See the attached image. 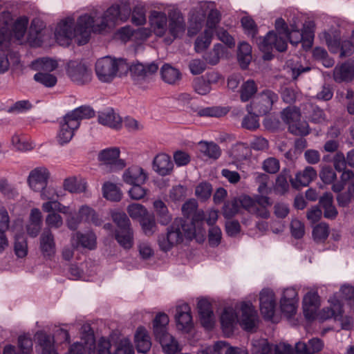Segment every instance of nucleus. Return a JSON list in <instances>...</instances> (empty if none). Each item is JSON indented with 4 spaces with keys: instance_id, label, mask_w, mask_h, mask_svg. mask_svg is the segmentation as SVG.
<instances>
[{
    "instance_id": "f257e3e1",
    "label": "nucleus",
    "mask_w": 354,
    "mask_h": 354,
    "mask_svg": "<svg viewBox=\"0 0 354 354\" xmlns=\"http://www.w3.org/2000/svg\"><path fill=\"white\" fill-rule=\"evenodd\" d=\"M131 9L128 6L115 3L107 8L99 24H94L93 17L88 14L80 16L75 26L73 17H66L61 20L56 27V41L60 46H68L75 39L78 46L85 45L90 39L91 30L94 32L100 33L119 20L127 21Z\"/></svg>"
},
{
    "instance_id": "f03ea898",
    "label": "nucleus",
    "mask_w": 354,
    "mask_h": 354,
    "mask_svg": "<svg viewBox=\"0 0 354 354\" xmlns=\"http://www.w3.org/2000/svg\"><path fill=\"white\" fill-rule=\"evenodd\" d=\"M194 236L195 229L193 224L187 223L183 218H176L168 227L167 234L158 237V245L161 250L168 252L175 245L182 242L183 238L192 240Z\"/></svg>"
},
{
    "instance_id": "7ed1b4c3",
    "label": "nucleus",
    "mask_w": 354,
    "mask_h": 354,
    "mask_svg": "<svg viewBox=\"0 0 354 354\" xmlns=\"http://www.w3.org/2000/svg\"><path fill=\"white\" fill-rule=\"evenodd\" d=\"M169 322L166 313H158L153 321V334L165 354H176L180 348L178 342L167 332Z\"/></svg>"
},
{
    "instance_id": "20e7f679",
    "label": "nucleus",
    "mask_w": 354,
    "mask_h": 354,
    "mask_svg": "<svg viewBox=\"0 0 354 354\" xmlns=\"http://www.w3.org/2000/svg\"><path fill=\"white\" fill-rule=\"evenodd\" d=\"M129 63L125 59H115L105 56L99 59L95 64V73L97 78L102 82H111L117 75L128 72Z\"/></svg>"
},
{
    "instance_id": "39448f33",
    "label": "nucleus",
    "mask_w": 354,
    "mask_h": 354,
    "mask_svg": "<svg viewBox=\"0 0 354 354\" xmlns=\"http://www.w3.org/2000/svg\"><path fill=\"white\" fill-rule=\"evenodd\" d=\"M112 219L117 226L115 239L124 249L129 250L133 245V232L131 221L124 212H116L111 214Z\"/></svg>"
},
{
    "instance_id": "423d86ee",
    "label": "nucleus",
    "mask_w": 354,
    "mask_h": 354,
    "mask_svg": "<svg viewBox=\"0 0 354 354\" xmlns=\"http://www.w3.org/2000/svg\"><path fill=\"white\" fill-rule=\"evenodd\" d=\"M258 46L259 50L263 53L264 60H271L274 57L273 49L279 52H284L288 46L286 40L274 30L269 31L264 37H259Z\"/></svg>"
},
{
    "instance_id": "0eeeda50",
    "label": "nucleus",
    "mask_w": 354,
    "mask_h": 354,
    "mask_svg": "<svg viewBox=\"0 0 354 354\" xmlns=\"http://www.w3.org/2000/svg\"><path fill=\"white\" fill-rule=\"evenodd\" d=\"M260 311L268 321H272L277 306L275 294L269 288H263L260 292Z\"/></svg>"
},
{
    "instance_id": "6e6552de",
    "label": "nucleus",
    "mask_w": 354,
    "mask_h": 354,
    "mask_svg": "<svg viewBox=\"0 0 354 354\" xmlns=\"http://www.w3.org/2000/svg\"><path fill=\"white\" fill-rule=\"evenodd\" d=\"M257 100V102L252 104L259 114L263 115L269 113L273 105L278 102L279 95L270 89H265L259 94Z\"/></svg>"
},
{
    "instance_id": "1a4fd4ad",
    "label": "nucleus",
    "mask_w": 354,
    "mask_h": 354,
    "mask_svg": "<svg viewBox=\"0 0 354 354\" xmlns=\"http://www.w3.org/2000/svg\"><path fill=\"white\" fill-rule=\"evenodd\" d=\"M50 176V172L46 167H36L28 175V185L34 192L41 191L47 186Z\"/></svg>"
},
{
    "instance_id": "9d476101",
    "label": "nucleus",
    "mask_w": 354,
    "mask_h": 354,
    "mask_svg": "<svg viewBox=\"0 0 354 354\" xmlns=\"http://www.w3.org/2000/svg\"><path fill=\"white\" fill-rule=\"evenodd\" d=\"M158 65L155 62L147 64L138 63L130 66L129 64L128 71L131 72V76L136 84H140V81H148L150 76L157 72Z\"/></svg>"
},
{
    "instance_id": "9b49d317",
    "label": "nucleus",
    "mask_w": 354,
    "mask_h": 354,
    "mask_svg": "<svg viewBox=\"0 0 354 354\" xmlns=\"http://www.w3.org/2000/svg\"><path fill=\"white\" fill-rule=\"evenodd\" d=\"M241 316L240 325L246 331H252L257 327L258 314L251 303L243 302L241 305Z\"/></svg>"
},
{
    "instance_id": "f8f14e48",
    "label": "nucleus",
    "mask_w": 354,
    "mask_h": 354,
    "mask_svg": "<svg viewBox=\"0 0 354 354\" xmlns=\"http://www.w3.org/2000/svg\"><path fill=\"white\" fill-rule=\"evenodd\" d=\"M59 127L57 138L62 145L70 142L75 131L80 127L77 120L71 119L67 114L59 121Z\"/></svg>"
},
{
    "instance_id": "ddd939ff",
    "label": "nucleus",
    "mask_w": 354,
    "mask_h": 354,
    "mask_svg": "<svg viewBox=\"0 0 354 354\" xmlns=\"http://www.w3.org/2000/svg\"><path fill=\"white\" fill-rule=\"evenodd\" d=\"M320 306V297L316 291L308 292L303 299V312L309 321L317 319V313Z\"/></svg>"
},
{
    "instance_id": "4468645a",
    "label": "nucleus",
    "mask_w": 354,
    "mask_h": 354,
    "mask_svg": "<svg viewBox=\"0 0 354 354\" xmlns=\"http://www.w3.org/2000/svg\"><path fill=\"white\" fill-rule=\"evenodd\" d=\"M66 72L72 81L79 84H84L91 79V75L86 66L76 61L69 62Z\"/></svg>"
},
{
    "instance_id": "2eb2a0df",
    "label": "nucleus",
    "mask_w": 354,
    "mask_h": 354,
    "mask_svg": "<svg viewBox=\"0 0 354 354\" xmlns=\"http://www.w3.org/2000/svg\"><path fill=\"white\" fill-rule=\"evenodd\" d=\"M176 326L178 330L189 331L193 326L191 308L187 304H183L176 307L175 315Z\"/></svg>"
},
{
    "instance_id": "dca6fc26",
    "label": "nucleus",
    "mask_w": 354,
    "mask_h": 354,
    "mask_svg": "<svg viewBox=\"0 0 354 354\" xmlns=\"http://www.w3.org/2000/svg\"><path fill=\"white\" fill-rule=\"evenodd\" d=\"M39 248L45 259H50L56 253L54 235L50 230H44L39 238Z\"/></svg>"
},
{
    "instance_id": "f3484780",
    "label": "nucleus",
    "mask_w": 354,
    "mask_h": 354,
    "mask_svg": "<svg viewBox=\"0 0 354 354\" xmlns=\"http://www.w3.org/2000/svg\"><path fill=\"white\" fill-rule=\"evenodd\" d=\"M201 325L206 329L214 326V313L211 304L205 299H200L197 304Z\"/></svg>"
},
{
    "instance_id": "a211bd4d",
    "label": "nucleus",
    "mask_w": 354,
    "mask_h": 354,
    "mask_svg": "<svg viewBox=\"0 0 354 354\" xmlns=\"http://www.w3.org/2000/svg\"><path fill=\"white\" fill-rule=\"evenodd\" d=\"M44 22L38 18L32 20L27 40L32 47H39L42 45L41 32L45 28Z\"/></svg>"
},
{
    "instance_id": "6ab92c4d",
    "label": "nucleus",
    "mask_w": 354,
    "mask_h": 354,
    "mask_svg": "<svg viewBox=\"0 0 354 354\" xmlns=\"http://www.w3.org/2000/svg\"><path fill=\"white\" fill-rule=\"evenodd\" d=\"M333 76L335 81L338 83L351 81L354 78V59H350L335 66Z\"/></svg>"
},
{
    "instance_id": "aec40b11",
    "label": "nucleus",
    "mask_w": 354,
    "mask_h": 354,
    "mask_svg": "<svg viewBox=\"0 0 354 354\" xmlns=\"http://www.w3.org/2000/svg\"><path fill=\"white\" fill-rule=\"evenodd\" d=\"M149 23L154 34L162 37L167 31V17L165 12L152 11L149 17Z\"/></svg>"
},
{
    "instance_id": "412c9836",
    "label": "nucleus",
    "mask_w": 354,
    "mask_h": 354,
    "mask_svg": "<svg viewBox=\"0 0 354 354\" xmlns=\"http://www.w3.org/2000/svg\"><path fill=\"white\" fill-rule=\"evenodd\" d=\"M174 165L171 158L166 153H159L153 160V169L159 175L165 176L170 174Z\"/></svg>"
},
{
    "instance_id": "4be33fe9",
    "label": "nucleus",
    "mask_w": 354,
    "mask_h": 354,
    "mask_svg": "<svg viewBox=\"0 0 354 354\" xmlns=\"http://www.w3.org/2000/svg\"><path fill=\"white\" fill-rule=\"evenodd\" d=\"M99 123L111 128L118 129L122 124V118L112 108L106 109L98 114Z\"/></svg>"
},
{
    "instance_id": "5701e85b",
    "label": "nucleus",
    "mask_w": 354,
    "mask_h": 354,
    "mask_svg": "<svg viewBox=\"0 0 354 354\" xmlns=\"http://www.w3.org/2000/svg\"><path fill=\"white\" fill-rule=\"evenodd\" d=\"M322 339L313 337L308 340V344L299 342L295 345V354H315L324 348Z\"/></svg>"
},
{
    "instance_id": "b1692460",
    "label": "nucleus",
    "mask_w": 354,
    "mask_h": 354,
    "mask_svg": "<svg viewBox=\"0 0 354 354\" xmlns=\"http://www.w3.org/2000/svg\"><path fill=\"white\" fill-rule=\"evenodd\" d=\"M136 348L138 353H147L151 348V342L147 330L143 326H139L134 336Z\"/></svg>"
},
{
    "instance_id": "393cba45",
    "label": "nucleus",
    "mask_w": 354,
    "mask_h": 354,
    "mask_svg": "<svg viewBox=\"0 0 354 354\" xmlns=\"http://www.w3.org/2000/svg\"><path fill=\"white\" fill-rule=\"evenodd\" d=\"M304 113L312 123L324 124L327 122V117L324 111L312 103L306 105Z\"/></svg>"
},
{
    "instance_id": "a878e982",
    "label": "nucleus",
    "mask_w": 354,
    "mask_h": 354,
    "mask_svg": "<svg viewBox=\"0 0 354 354\" xmlns=\"http://www.w3.org/2000/svg\"><path fill=\"white\" fill-rule=\"evenodd\" d=\"M123 179L128 184L145 183L147 179V174L142 167L133 165L125 171Z\"/></svg>"
},
{
    "instance_id": "bb28decb",
    "label": "nucleus",
    "mask_w": 354,
    "mask_h": 354,
    "mask_svg": "<svg viewBox=\"0 0 354 354\" xmlns=\"http://www.w3.org/2000/svg\"><path fill=\"white\" fill-rule=\"evenodd\" d=\"M317 177L316 170L311 166L306 167L302 172H298L295 180H291L293 187L299 189L300 187H306Z\"/></svg>"
},
{
    "instance_id": "cd10ccee",
    "label": "nucleus",
    "mask_w": 354,
    "mask_h": 354,
    "mask_svg": "<svg viewBox=\"0 0 354 354\" xmlns=\"http://www.w3.org/2000/svg\"><path fill=\"white\" fill-rule=\"evenodd\" d=\"M76 239V243H72L73 246L75 248H77L79 246H82L84 248L92 250L95 249L97 245V238L93 232H87L85 234L80 232H76L72 239Z\"/></svg>"
},
{
    "instance_id": "c85d7f7f",
    "label": "nucleus",
    "mask_w": 354,
    "mask_h": 354,
    "mask_svg": "<svg viewBox=\"0 0 354 354\" xmlns=\"http://www.w3.org/2000/svg\"><path fill=\"white\" fill-rule=\"evenodd\" d=\"M186 24L183 17L180 14H175L173 16L169 17V32L173 37V39L171 40L169 44L182 35L185 31Z\"/></svg>"
},
{
    "instance_id": "c756f323",
    "label": "nucleus",
    "mask_w": 354,
    "mask_h": 354,
    "mask_svg": "<svg viewBox=\"0 0 354 354\" xmlns=\"http://www.w3.org/2000/svg\"><path fill=\"white\" fill-rule=\"evenodd\" d=\"M237 314L232 308H224L221 316V324L225 333H232L237 319Z\"/></svg>"
},
{
    "instance_id": "7c9ffc66",
    "label": "nucleus",
    "mask_w": 354,
    "mask_h": 354,
    "mask_svg": "<svg viewBox=\"0 0 354 354\" xmlns=\"http://www.w3.org/2000/svg\"><path fill=\"white\" fill-rule=\"evenodd\" d=\"M333 202V195L329 192H326L319 201V205L324 209V216L328 219H335L338 214Z\"/></svg>"
},
{
    "instance_id": "2f4dec72",
    "label": "nucleus",
    "mask_w": 354,
    "mask_h": 354,
    "mask_svg": "<svg viewBox=\"0 0 354 354\" xmlns=\"http://www.w3.org/2000/svg\"><path fill=\"white\" fill-rule=\"evenodd\" d=\"M81 222L84 221L93 223L96 226L101 225L102 221L99 217L95 209L88 205H82L78 211V214Z\"/></svg>"
},
{
    "instance_id": "473e14b6",
    "label": "nucleus",
    "mask_w": 354,
    "mask_h": 354,
    "mask_svg": "<svg viewBox=\"0 0 354 354\" xmlns=\"http://www.w3.org/2000/svg\"><path fill=\"white\" fill-rule=\"evenodd\" d=\"M160 75L162 80L169 84H174L181 79L180 71L169 64L162 66Z\"/></svg>"
},
{
    "instance_id": "72a5a7b5",
    "label": "nucleus",
    "mask_w": 354,
    "mask_h": 354,
    "mask_svg": "<svg viewBox=\"0 0 354 354\" xmlns=\"http://www.w3.org/2000/svg\"><path fill=\"white\" fill-rule=\"evenodd\" d=\"M153 208L159 223L162 225H167L171 221L172 216L169 212L167 205L162 201H155L153 202Z\"/></svg>"
},
{
    "instance_id": "f704fd0d",
    "label": "nucleus",
    "mask_w": 354,
    "mask_h": 354,
    "mask_svg": "<svg viewBox=\"0 0 354 354\" xmlns=\"http://www.w3.org/2000/svg\"><path fill=\"white\" fill-rule=\"evenodd\" d=\"M238 60L242 68L245 69L252 59V47L245 42H241L238 47Z\"/></svg>"
},
{
    "instance_id": "c9c22d12",
    "label": "nucleus",
    "mask_w": 354,
    "mask_h": 354,
    "mask_svg": "<svg viewBox=\"0 0 354 354\" xmlns=\"http://www.w3.org/2000/svg\"><path fill=\"white\" fill-rule=\"evenodd\" d=\"M67 115L71 119L76 120L80 126L81 120L93 118L95 116V111L90 106L83 105L68 113Z\"/></svg>"
},
{
    "instance_id": "e433bc0d",
    "label": "nucleus",
    "mask_w": 354,
    "mask_h": 354,
    "mask_svg": "<svg viewBox=\"0 0 354 354\" xmlns=\"http://www.w3.org/2000/svg\"><path fill=\"white\" fill-rule=\"evenodd\" d=\"M314 30L311 27H304L301 32L293 30L289 34V40L291 44L297 46L302 39L314 40Z\"/></svg>"
},
{
    "instance_id": "4c0bfd02",
    "label": "nucleus",
    "mask_w": 354,
    "mask_h": 354,
    "mask_svg": "<svg viewBox=\"0 0 354 354\" xmlns=\"http://www.w3.org/2000/svg\"><path fill=\"white\" fill-rule=\"evenodd\" d=\"M199 146L201 153L207 158L216 160L221 154V150L219 146L212 142L201 141Z\"/></svg>"
},
{
    "instance_id": "58836bf2",
    "label": "nucleus",
    "mask_w": 354,
    "mask_h": 354,
    "mask_svg": "<svg viewBox=\"0 0 354 354\" xmlns=\"http://www.w3.org/2000/svg\"><path fill=\"white\" fill-rule=\"evenodd\" d=\"M103 196L111 201H120L122 198L120 189L114 183H105L102 186Z\"/></svg>"
},
{
    "instance_id": "ea45409f",
    "label": "nucleus",
    "mask_w": 354,
    "mask_h": 354,
    "mask_svg": "<svg viewBox=\"0 0 354 354\" xmlns=\"http://www.w3.org/2000/svg\"><path fill=\"white\" fill-rule=\"evenodd\" d=\"M120 156V150L117 147L107 148L100 151L98 156L100 161L105 165H113Z\"/></svg>"
},
{
    "instance_id": "a19ab883",
    "label": "nucleus",
    "mask_w": 354,
    "mask_h": 354,
    "mask_svg": "<svg viewBox=\"0 0 354 354\" xmlns=\"http://www.w3.org/2000/svg\"><path fill=\"white\" fill-rule=\"evenodd\" d=\"M63 187L71 193H82L86 189V183L83 180H78L75 177L68 178L64 180Z\"/></svg>"
},
{
    "instance_id": "79ce46f5",
    "label": "nucleus",
    "mask_w": 354,
    "mask_h": 354,
    "mask_svg": "<svg viewBox=\"0 0 354 354\" xmlns=\"http://www.w3.org/2000/svg\"><path fill=\"white\" fill-rule=\"evenodd\" d=\"M253 109L254 107L252 104L247 105L246 109L248 111V114L243 118L241 122V127L243 128L250 131H254L259 127L258 115L252 114Z\"/></svg>"
},
{
    "instance_id": "37998d69",
    "label": "nucleus",
    "mask_w": 354,
    "mask_h": 354,
    "mask_svg": "<svg viewBox=\"0 0 354 354\" xmlns=\"http://www.w3.org/2000/svg\"><path fill=\"white\" fill-rule=\"evenodd\" d=\"M28 18L26 16L18 17L12 24V30L14 37L17 39H21L26 32L28 25Z\"/></svg>"
},
{
    "instance_id": "c03bdc74",
    "label": "nucleus",
    "mask_w": 354,
    "mask_h": 354,
    "mask_svg": "<svg viewBox=\"0 0 354 354\" xmlns=\"http://www.w3.org/2000/svg\"><path fill=\"white\" fill-rule=\"evenodd\" d=\"M241 212L239 201L236 197L226 201L222 208L223 216L227 219L232 218Z\"/></svg>"
},
{
    "instance_id": "a18cd8bd",
    "label": "nucleus",
    "mask_w": 354,
    "mask_h": 354,
    "mask_svg": "<svg viewBox=\"0 0 354 354\" xmlns=\"http://www.w3.org/2000/svg\"><path fill=\"white\" fill-rule=\"evenodd\" d=\"M229 112L227 107L223 106H208L200 109L198 115L201 117H223Z\"/></svg>"
},
{
    "instance_id": "49530a36",
    "label": "nucleus",
    "mask_w": 354,
    "mask_h": 354,
    "mask_svg": "<svg viewBox=\"0 0 354 354\" xmlns=\"http://www.w3.org/2000/svg\"><path fill=\"white\" fill-rule=\"evenodd\" d=\"M257 92V86L252 80L245 82L241 87V100L242 102H248Z\"/></svg>"
},
{
    "instance_id": "de8ad7c7",
    "label": "nucleus",
    "mask_w": 354,
    "mask_h": 354,
    "mask_svg": "<svg viewBox=\"0 0 354 354\" xmlns=\"http://www.w3.org/2000/svg\"><path fill=\"white\" fill-rule=\"evenodd\" d=\"M290 176L289 171L284 169L277 177L274 190L277 194L283 195L288 192L289 189L288 178Z\"/></svg>"
},
{
    "instance_id": "09e8293b",
    "label": "nucleus",
    "mask_w": 354,
    "mask_h": 354,
    "mask_svg": "<svg viewBox=\"0 0 354 354\" xmlns=\"http://www.w3.org/2000/svg\"><path fill=\"white\" fill-rule=\"evenodd\" d=\"M281 117L283 121L290 127L301 118V113L299 109L295 106H288L281 111Z\"/></svg>"
},
{
    "instance_id": "8fccbe9b",
    "label": "nucleus",
    "mask_w": 354,
    "mask_h": 354,
    "mask_svg": "<svg viewBox=\"0 0 354 354\" xmlns=\"http://www.w3.org/2000/svg\"><path fill=\"white\" fill-rule=\"evenodd\" d=\"M225 48L221 44H216L214 46L212 50L209 51L204 56L205 61L211 64L216 65L218 63L220 58L224 55Z\"/></svg>"
},
{
    "instance_id": "3c124183",
    "label": "nucleus",
    "mask_w": 354,
    "mask_h": 354,
    "mask_svg": "<svg viewBox=\"0 0 354 354\" xmlns=\"http://www.w3.org/2000/svg\"><path fill=\"white\" fill-rule=\"evenodd\" d=\"M214 34L209 30H204L203 35L198 36L194 43V48L197 53H201L207 49L212 42Z\"/></svg>"
},
{
    "instance_id": "603ef678",
    "label": "nucleus",
    "mask_w": 354,
    "mask_h": 354,
    "mask_svg": "<svg viewBox=\"0 0 354 354\" xmlns=\"http://www.w3.org/2000/svg\"><path fill=\"white\" fill-rule=\"evenodd\" d=\"M221 19V13L216 9H212L207 17L206 28L205 30H209L214 34V31L220 23Z\"/></svg>"
},
{
    "instance_id": "864d4df0",
    "label": "nucleus",
    "mask_w": 354,
    "mask_h": 354,
    "mask_svg": "<svg viewBox=\"0 0 354 354\" xmlns=\"http://www.w3.org/2000/svg\"><path fill=\"white\" fill-rule=\"evenodd\" d=\"M140 224L145 235H152L156 230L155 217L153 214H149L147 216L141 218Z\"/></svg>"
},
{
    "instance_id": "5fc2aeb1",
    "label": "nucleus",
    "mask_w": 354,
    "mask_h": 354,
    "mask_svg": "<svg viewBox=\"0 0 354 354\" xmlns=\"http://www.w3.org/2000/svg\"><path fill=\"white\" fill-rule=\"evenodd\" d=\"M290 132L296 136H307L310 128L306 121L301 120V118L288 127Z\"/></svg>"
},
{
    "instance_id": "6e6d98bb",
    "label": "nucleus",
    "mask_w": 354,
    "mask_h": 354,
    "mask_svg": "<svg viewBox=\"0 0 354 354\" xmlns=\"http://www.w3.org/2000/svg\"><path fill=\"white\" fill-rule=\"evenodd\" d=\"M252 346L255 354H270L273 350V345L270 344L267 339H257Z\"/></svg>"
},
{
    "instance_id": "4d7b16f0",
    "label": "nucleus",
    "mask_w": 354,
    "mask_h": 354,
    "mask_svg": "<svg viewBox=\"0 0 354 354\" xmlns=\"http://www.w3.org/2000/svg\"><path fill=\"white\" fill-rule=\"evenodd\" d=\"M127 212L132 218L139 219V221L149 214L144 205L138 203L129 205Z\"/></svg>"
},
{
    "instance_id": "13d9d810",
    "label": "nucleus",
    "mask_w": 354,
    "mask_h": 354,
    "mask_svg": "<svg viewBox=\"0 0 354 354\" xmlns=\"http://www.w3.org/2000/svg\"><path fill=\"white\" fill-rule=\"evenodd\" d=\"M329 234V226L325 223L317 225L313 230V236L315 241H324Z\"/></svg>"
},
{
    "instance_id": "bf43d9fd",
    "label": "nucleus",
    "mask_w": 354,
    "mask_h": 354,
    "mask_svg": "<svg viewBox=\"0 0 354 354\" xmlns=\"http://www.w3.org/2000/svg\"><path fill=\"white\" fill-rule=\"evenodd\" d=\"M193 88L196 93L202 95L209 93L212 90V87L203 75L194 80Z\"/></svg>"
},
{
    "instance_id": "052dcab7",
    "label": "nucleus",
    "mask_w": 354,
    "mask_h": 354,
    "mask_svg": "<svg viewBox=\"0 0 354 354\" xmlns=\"http://www.w3.org/2000/svg\"><path fill=\"white\" fill-rule=\"evenodd\" d=\"M241 23L245 33L252 38H254L258 33V29L254 19L250 17H243Z\"/></svg>"
},
{
    "instance_id": "680f3d73",
    "label": "nucleus",
    "mask_w": 354,
    "mask_h": 354,
    "mask_svg": "<svg viewBox=\"0 0 354 354\" xmlns=\"http://www.w3.org/2000/svg\"><path fill=\"white\" fill-rule=\"evenodd\" d=\"M34 80L46 87H53L57 82V77L52 74L45 73H37L34 75Z\"/></svg>"
},
{
    "instance_id": "e2e57ef3",
    "label": "nucleus",
    "mask_w": 354,
    "mask_h": 354,
    "mask_svg": "<svg viewBox=\"0 0 354 354\" xmlns=\"http://www.w3.org/2000/svg\"><path fill=\"white\" fill-rule=\"evenodd\" d=\"M15 252L19 258L25 257L28 254L27 241L22 235L15 236Z\"/></svg>"
},
{
    "instance_id": "0e129e2a",
    "label": "nucleus",
    "mask_w": 354,
    "mask_h": 354,
    "mask_svg": "<svg viewBox=\"0 0 354 354\" xmlns=\"http://www.w3.org/2000/svg\"><path fill=\"white\" fill-rule=\"evenodd\" d=\"M297 306L298 301L290 300L280 301L281 310L287 317H292L295 315Z\"/></svg>"
},
{
    "instance_id": "69168bd1",
    "label": "nucleus",
    "mask_w": 354,
    "mask_h": 354,
    "mask_svg": "<svg viewBox=\"0 0 354 354\" xmlns=\"http://www.w3.org/2000/svg\"><path fill=\"white\" fill-rule=\"evenodd\" d=\"M12 144L17 150L21 151H28L33 148L32 144L27 141L25 137L19 135H14L12 137Z\"/></svg>"
},
{
    "instance_id": "338daca9",
    "label": "nucleus",
    "mask_w": 354,
    "mask_h": 354,
    "mask_svg": "<svg viewBox=\"0 0 354 354\" xmlns=\"http://www.w3.org/2000/svg\"><path fill=\"white\" fill-rule=\"evenodd\" d=\"M195 192L198 198L201 200L205 201L211 196L212 192V185L207 182L201 183L196 187Z\"/></svg>"
},
{
    "instance_id": "774afa93",
    "label": "nucleus",
    "mask_w": 354,
    "mask_h": 354,
    "mask_svg": "<svg viewBox=\"0 0 354 354\" xmlns=\"http://www.w3.org/2000/svg\"><path fill=\"white\" fill-rule=\"evenodd\" d=\"M113 354H134V350L129 339L127 338L121 339L118 343Z\"/></svg>"
}]
</instances>
